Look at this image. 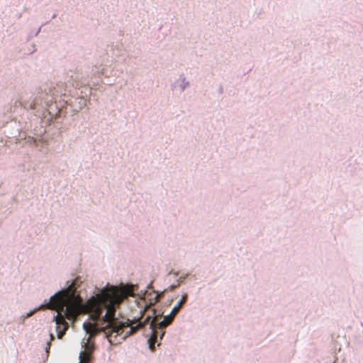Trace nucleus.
I'll return each instance as SVG.
<instances>
[{"label":"nucleus","mask_w":363,"mask_h":363,"mask_svg":"<svg viewBox=\"0 0 363 363\" xmlns=\"http://www.w3.org/2000/svg\"><path fill=\"white\" fill-rule=\"evenodd\" d=\"M82 302L81 297L74 293V284L72 283L67 289L52 296L49 303L42 306L57 312V315L54 317V320L59 339L63 337L69 328V324L65 319L74 320L82 312Z\"/></svg>","instance_id":"f03ea898"},{"label":"nucleus","mask_w":363,"mask_h":363,"mask_svg":"<svg viewBox=\"0 0 363 363\" xmlns=\"http://www.w3.org/2000/svg\"><path fill=\"white\" fill-rule=\"evenodd\" d=\"M80 362L79 363H89L90 361V355L89 353L86 352H82L79 356Z\"/></svg>","instance_id":"423d86ee"},{"label":"nucleus","mask_w":363,"mask_h":363,"mask_svg":"<svg viewBox=\"0 0 363 363\" xmlns=\"http://www.w3.org/2000/svg\"><path fill=\"white\" fill-rule=\"evenodd\" d=\"M83 327L86 333L90 335V337L96 335L100 330L96 324H92L91 323H84Z\"/></svg>","instance_id":"20e7f679"},{"label":"nucleus","mask_w":363,"mask_h":363,"mask_svg":"<svg viewBox=\"0 0 363 363\" xmlns=\"http://www.w3.org/2000/svg\"><path fill=\"white\" fill-rule=\"evenodd\" d=\"M50 342H48V347H47V348H46V351H47V352H48V350L50 349Z\"/></svg>","instance_id":"9d476101"},{"label":"nucleus","mask_w":363,"mask_h":363,"mask_svg":"<svg viewBox=\"0 0 363 363\" xmlns=\"http://www.w3.org/2000/svg\"><path fill=\"white\" fill-rule=\"evenodd\" d=\"M133 295V287L131 285L108 286L87 302V307L92 312L91 318L94 320H99L106 310L102 321L106 325L101 330L111 345L120 344L150 320V317H147L143 323L130 327L128 323H121L115 318L116 307Z\"/></svg>","instance_id":"f257e3e1"},{"label":"nucleus","mask_w":363,"mask_h":363,"mask_svg":"<svg viewBox=\"0 0 363 363\" xmlns=\"http://www.w3.org/2000/svg\"><path fill=\"white\" fill-rule=\"evenodd\" d=\"M174 317V316L170 314L169 315L165 316L163 320L169 325L172 322Z\"/></svg>","instance_id":"0eeeda50"},{"label":"nucleus","mask_w":363,"mask_h":363,"mask_svg":"<svg viewBox=\"0 0 363 363\" xmlns=\"http://www.w3.org/2000/svg\"><path fill=\"white\" fill-rule=\"evenodd\" d=\"M186 298H187V295L184 294L182 296L180 301L178 303V304L172 308V310L171 311V315H172L173 316H175L177 315V313L179 311V310L182 308V306H183V304L186 302Z\"/></svg>","instance_id":"39448f33"},{"label":"nucleus","mask_w":363,"mask_h":363,"mask_svg":"<svg viewBox=\"0 0 363 363\" xmlns=\"http://www.w3.org/2000/svg\"><path fill=\"white\" fill-rule=\"evenodd\" d=\"M168 325L164 321H161L159 323H156V318H153L150 323V328L152 330V335L150 338L149 339V343H150V347L151 350H154L155 348V343L156 342L157 337V329H164Z\"/></svg>","instance_id":"7ed1b4c3"},{"label":"nucleus","mask_w":363,"mask_h":363,"mask_svg":"<svg viewBox=\"0 0 363 363\" xmlns=\"http://www.w3.org/2000/svg\"><path fill=\"white\" fill-rule=\"evenodd\" d=\"M50 340L51 341L55 339V337H54L53 334H52V333L50 334Z\"/></svg>","instance_id":"1a4fd4ad"},{"label":"nucleus","mask_w":363,"mask_h":363,"mask_svg":"<svg viewBox=\"0 0 363 363\" xmlns=\"http://www.w3.org/2000/svg\"><path fill=\"white\" fill-rule=\"evenodd\" d=\"M162 294H157V296H155V303H156V302H157V301H159V300H160V297H161Z\"/></svg>","instance_id":"6e6552de"}]
</instances>
